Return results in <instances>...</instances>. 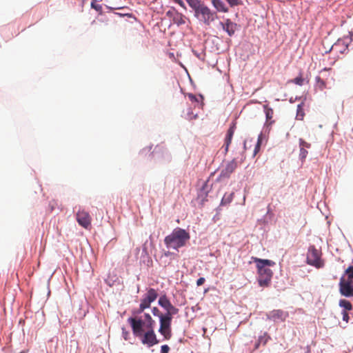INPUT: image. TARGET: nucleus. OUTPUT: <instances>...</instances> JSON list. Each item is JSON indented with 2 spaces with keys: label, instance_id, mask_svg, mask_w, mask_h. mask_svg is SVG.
Instances as JSON below:
<instances>
[{
  "label": "nucleus",
  "instance_id": "nucleus-1",
  "mask_svg": "<svg viewBox=\"0 0 353 353\" xmlns=\"http://www.w3.org/2000/svg\"><path fill=\"white\" fill-rule=\"evenodd\" d=\"M128 322L132 327L133 334L139 338L143 345L150 347L159 343L154 327L145 328L146 331L144 332L143 323L141 321V319L137 317L129 318Z\"/></svg>",
  "mask_w": 353,
  "mask_h": 353
},
{
  "label": "nucleus",
  "instance_id": "nucleus-2",
  "mask_svg": "<svg viewBox=\"0 0 353 353\" xmlns=\"http://www.w3.org/2000/svg\"><path fill=\"white\" fill-rule=\"evenodd\" d=\"M188 6L194 10V17L201 23L210 26L217 18L216 11L211 10L201 0H185Z\"/></svg>",
  "mask_w": 353,
  "mask_h": 353
},
{
  "label": "nucleus",
  "instance_id": "nucleus-3",
  "mask_svg": "<svg viewBox=\"0 0 353 353\" xmlns=\"http://www.w3.org/2000/svg\"><path fill=\"white\" fill-rule=\"evenodd\" d=\"M190 239V235L185 230L176 228L165 237L164 243L168 248L178 250L185 246Z\"/></svg>",
  "mask_w": 353,
  "mask_h": 353
},
{
  "label": "nucleus",
  "instance_id": "nucleus-4",
  "mask_svg": "<svg viewBox=\"0 0 353 353\" xmlns=\"http://www.w3.org/2000/svg\"><path fill=\"white\" fill-rule=\"evenodd\" d=\"M252 260L256 263L259 285L268 287L273 275L272 271L268 267L273 266L275 263L271 260L261 259L256 257H252Z\"/></svg>",
  "mask_w": 353,
  "mask_h": 353
},
{
  "label": "nucleus",
  "instance_id": "nucleus-5",
  "mask_svg": "<svg viewBox=\"0 0 353 353\" xmlns=\"http://www.w3.org/2000/svg\"><path fill=\"white\" fill-rule=\"evenodd\" d=\"M321 256V251L316 249L314 245H310L307 252L306 262L308 265L314 266L317 269L321 268L325 265Z\"/></svg>",
  "mask_w": 353,
  "mask_h": 353
},
{
  "label": "nucleus",
  "instance_id": "nucleus-6",
  "mask_svg": "<svg viewBox=\"0 0 353 353\" xmlns=\"http://www.w3.org/2000/svg\"><path fill=\"white\" fill-rule=\"evenodd\" d=\"M172 316H160V327L159 332L163 336L165 340H169L172 337Z\"/></svg>",
  "mask_w": 353,
  "mask_h": 353
},
{
  "label": "nucleus",
  "instance_id": "nucleus-7",
  "mask_svg": "<svg viewBox=\"0 0 353 353\" xmlns=\"http://www.w3.org/2000/svg\"><path fill=\"white\" fill-rule=\"evenodd\" d=\"M158 303L161 307L165 310L166 312L164 314V316H173L179 312V309L171 303L166 295L161 296L158 301Z\"/></svg>",
  "mask_w": 353,
  "mask_h": 353
},
{
  "label": "nucleus",
  "instance_id": "nucleus-8",
  "mask_svg": "<svg viewBox=\"0 0 353 353\" xmlns=\"http://www.w3.org/2000/svg\"><path fill=\"white\" fill-rule=\"evenodd\" d=\"M288 317V312L283 310H273L267 314V319L274 322H283Z\"/></svg>",
  "mask_w": 353,
  "mask_h": 353
},
{
  "label": "nucleus",
  "instance_id": "nucleus-9",
  "mask_svg": "<svg viewBox=\"0 0 353 353\" xmlns=\"http://www.w3.org/2000/svg\"><path fill=\"white\" fill-rule=\"evenodd\" d=\"M76 219L78 223L85 229L91 225L92 218L89 213L84 210H79L77 212Z\"/></svg>",
  "mask_w": 353,
  "mask_h": 353
},
{
  "label": "nucleus",
  "instance_id": "nucleus-10",
  "mask_svg": "<svg viewBox=\"0 0 353 353\" xmlns=\"http://www.w3.org/2000/svg\"><path fill=\"white\" fill-rule=\"evenodd\" d=\"M340 292L345 296H353V279L345 281L341 278L339 283Z\"/></svg>",
  "mask_w": 353,
  "mask_h": 353
},
{
  "label": "nucleus",
  "instance_id": "nucleus-11",
  "mask_svg": "<svg viewBox=\"0 0 353 353\" xmlns=\"http://www.w3.org/2000/svg\"><path fill=\"white\" fill-rule=\"evenodd\" d=\"M315 81L316 88H318L319 90H323L325 88H328V85L334 83V79L333 77H331L330 80L329 78H325V75H319L316 77Z\"/></svg>",
  "mask_w": 353,
  "mask_h": 353
},
{
  "label": "nucleus",
  "instance_id": "nucleus-12",
  "mask_svg": "<svg viewBox=\"0 0 353 353\" xmlns=\"http://www.w3.org/2000/svg\"><path fill=\"white\" fill-rule=\"evenodd\" d=\"M236 168L237 162L235 159H232L231 161L228 162L225 167L221 171L220 177L228 178Z\"/></svg>",
  "mask_w": 353,
  "mask_h": 353
},
{
  "label": "nucleus",
  "instance_id": "nucleus-13",
  "mask_svg": "<svg viewBox=\"0 0 353 353\" xmlns=\"http://www.w3.org/2000/svg\"><path fill=\"white\" fill-rule=\"evenodd\" d=\"M220 25L229 36L231 37L234 34L237 25L230 19H226L224 22H221Z\"/></svg>",
  "mask_w": 353,
  "mask_h": 353
},
{
  "label": "nucleus",
  "instance_id": "nucleus-14",
  "mask_svg": "<svg viewBox=\"0 0 353 353\" xmlns=\"http://www.w3.org/2000/svg\"><path fill=\"white\" fill-rule=\"evenodd\" d=\"M236 126L234 123H232L231 126L229 128V129L227 131L225 138V152H228L229 146L232 142V139L234 133Z\"/></svg>",
  "mask_w": 353,
  "mask_h": 353
},
{
  "label": "nucleus",
  "instance_id": "nucleus-15",
  "mask_svg": "<svg viewBox=\"0 0 353 353\" xmlns=\"http://www.w3.org/2000/svg\"><path fill=\"white\" fill-rule=\"evenodd\" d=\"M263 109H264V112L265 114L266 125H271L272 123H274V121L272 119L273 115H274V110L272 108H270L268 105H264Z\"/></svg>",
  "mask_w": 353,
  "mask_h": 353
},
{
  "label": "nucleus",
  "instance_id": "nucleus-16",
  "mask_svg": "<svg viewBox=\"0 0 353 353\" xmlns=\"http://www.w3.org/2000/svg\"><path fill=\"white\" fill-rule=\"evenodd\" d=\"M212 6L216 10L217 12H228L229 11L228 8L225 6L224 2L221 0H211Z\"/></svg>",
  "mask_w": 353,
  "mask_h": 353
},
{
  "label": "nucleus",
  "instance_id": "nucleus-17",
  "mask_svg": "<svg viewBox=\"0 0 353 353\" xmlns=\"http://www.w3.org/2000/svg\"><path fill=\"white\" fill-rule=\"evenodd\" d=\"M158 296V293L156 290L154 288H149L144 295V299H145L148 302H150L151 303L154 302Z\"/></svg>",
  "mask_w": 353,
  "mask_h": 353
},
{
  "label": "nucleus",
  "instance_id": "nucleus-18",
  "mask_svg": "<svg viewBox=\"0 0 353 353\" xmlns=\"http://www.w3.org/2000/svg\"><path fill=\"white\" fill-rule=\"evenodd\" d=\"M145 320L141 319V321L143 323V327L145 328H151L154 326V321L152 319L150 314L145 313L144 314Z\"/></svg>",
  "mask_w": 353,
  "mask_h": 353
},
{
  "label": "nucleus",
  "instance_id": "nucleus-19",
  "mask_svg": "<svg viewBox=\"0 0 353 353\" xmlns=\"http://www.w3.org/2000/svg\"><path fill=\"white\" fill-rule=\"evenodd\" d=\"M173 23L176 24L177 26H181L185 24V16L179 12H175V15L172 19Z\"/></svg>",
  "mask_w": 353,
  "mask_h": 353
},
{
  "label": "nucleus",
  "instance_id": "nucleus-20",
  "mask_svg": "<svg viewBox=\"0 0 353 353\" xmlns=\"http://www.w3.org/2000/svg\"><path fill=\"white\" fill-rule=\"evenodd\" d=\"M331 50L332 51L339 50L341 53H343L345 51L347 50V46L343 42H338L332 46Z\"/></svg>",
  "mask_w": 353,
  "mask_h": 353
},
{
  "label": "nucleus",
  "instance_id": "nucleus-21",
  "mask_svg": "<svg viewBox=\"0 0 353 353\" xmlns=\"http://www.w3.org/2000/svg\"><path fill=\"white\" fill-rule=\"evenodd\" d=\"M233 196H234L233 192L230 193V194L225 193L221 199V205H225L229 204L232 201Z\"/></svg>",
  "mask_w": 353,
  "mask_h": 353
},
{
  "label": "nucleus",
  "instance_id": "nucleus-22",
  "mask_svg": "<svg viewBox=\"0 0 353 353\" xmlns=\"http://www.w3.org/2000/svg\"><path fill=\"white\" fill-rule=\"evenodd\" d=\"M270 339V336L268 335L267 333H265L263 336H261L256 343L255 344V348L257 349L259 347V345L261 343H263V345H265L268 341Z\"/></svg>",
  "mask_w": 353,
  "mask_h": 353
},
{
  "label": "nucleus",
  "instance_id": "nucleus-23",
  "mask_svg": "<svg viewBox=\"0 0 353 353\" xmlns=\"http://www.w3.org/2000/svg\"><path fill=\"white\" fill-rule=\"evenodd\" d=\"M339 306L343 307L345 310H351L352 309V303L345 299H341L339 301Z\"/></svg>",
  "mask_w": 353,
  "mask_h": 353
},
{
  "label": "nucleus",
  "instance_id": "nucleus-24",
  "mask_svg": "<svg viewBox=\"0 0 353 353\" xmlns=\"http://www.w3.org/2000/svg\"><path fill=\"white\" fill-rule=\"evenodd\" d=\"M304 117V111L302 104H299L297 106L296 111V119L299 120H303Z\"/></svg>",
  "mask_w": 353,
  "mask_h": 353
},
{
  "label": "nucleus",
  "instance_id": "nucleus-25",
  "mask_svg": "<svg viewBox=\"0 0 353 353\" xmlns=\"http://www.w3.org/2000/svg\"><path fill=\"white\" fill-rule=\"evenodd\" d=\"M305 79L303 78L302 74H300V75L292 80H290V82L298 85H303L304 83Z\"/></svg>",
  "mask_w": 353,
  "mask_h": 353
},
{
  "label": "nucleus",
  "instance_id": "nucleus-26",
  "mask_svg": "<svg viewBox=\"0 0 353 353\" xmlns=\"http://www.w3.org/2000/svg\"><path fill=\"white\" fill-rule=\"evenodd\" d=\"M323 75H325V78H329V79L330 80V77H333V75L332 74L331 69L324 68L323 70H322L319 73V76Z\"/></svg>",
  "mask_w": 353,
  "mask_h": 353
},
{
  "label": "nucleus",
  "instance_id": "nucleus-27",
  "mask_svg": "<svg viewBox=\"0 0 353 353\" xmlns=\"http://www.w3.org/2000/svg\"><path fill=\"white\" fill-rule=\"evenodd\" d=\"M345 274L347 275V279L346 281L353 280V265L348 267L345 270Z\"/></svg>",
  "mask_w": 353,
  "mask_h": 353
},
{
  "label": "nucleus",
  "instance_id": "nucleus-28",
  "mask_svg": "<svg viewBox=\"0 0 353 353\" xmlns=\"http://www.w3.org/2000/svg\"><path fill=\"white\" fill-rule=\"evenodd\" d=\"M91 7L96 10L98 12H101L102 11V6L99 4H97L96 3V0H92V2H91Z\"/></svg>",
  "mask_w": 353,
  "mask_h": 353
},
{
  "label": "nucleus",
  "instance_id": "nucleus-29",
  "mask_svg": "<svg viewBox=\"0 0 353 353\" xmlns=\"http://www.w3.org/2000/svg\"><path fill=\"white\" fill-rule=\"evenodd\" d=\"M151 303L148 302V301L143 298L141 301L140 305L141 306V308L143 307L145 309L149 308L150 307Z\"/></svg>",
  "mask_w": 353,
  "mask_h": 353
},
{
  "label": "nucleus",
  "instance_id": "nucleus-30",
  "mask_svg": "<svg viewBox=\"0 0 353 353\" xmlns=\"http://www.w3.org/2000/svg\"><path fill=\"white\" fill-rule=\"evenodd\" d=\"M177 12L178 11L174 8H172L170 10H169L166 12V16L168 17L169 18L173 19L175 15V12Z\"/></svg>",
  "mask_w": 353,
  "mask_h": 353
},
{
  "label": "nucleus",
  "instance_id": "nucleus-31",
  "mask_svg": "<svg viewBox=\"0 0 353 353\" xmlns=\"http://www.w3.org/2000/svg\"><path fill=\"white\" fill-rule=\"evenodd\" d=\"M307 155V151L305 148H303V147L300 148V158L303 160L306 158Z\"/></svg>",
  "mask_w": 353,
  "mask_h": 353
},
{
  "label": "nucleus",
  "instance_id": "nucleus-32",
  "mask_svg": "<svg viewBox=\"0 0 353 353\" xmlns=\"http://www.w3.org/2000/svg\"><path fill=\"white\" fill-rule=\"evenodd\" d=\"M152 312L154 316H158L159 319L161 316H164L163 314L160 312L159 310L157 307H154Z\"/></svg>",
  "mask_w": 353,
  "mask_h": 353
},
{
  "label": "nucleus",
  "instance_id": "nucleus-33",
  "mask_svg": "<svg viewBox=\"0 0 353 353\" xmlns=\"http://www.w3.org/2000/svg\"><path fill=\"white\" fill-rule=\"evenodd\" d=\"M299 143H300V148H302V147L303 148H310V144L307 143L306 141H305L302 139H301L299 140Z\"/></svg>",
  "mask_w": 353,
  "mask_h": 353
},
{
  "label": "nucleus",
  "instance_id": "nucleus-34",
  "mask_svg": "<svg viewBox=\"0 0 353 353\" xmlns=\"http://www.w3.org/2000/svg\"><path fill=\"white\" fill-rule=\"evenodd\" d=\"M231 7L238 6L239 0H225Z\"/></svg>",
  "mask_w": 353,
  "mask_h": 353
},
{
  "label": "nucleus",
  "instance_id": "nucleus-35",
  "mask_svg": "<svg viewBox=\"0 0 353 353\" xmlns=\"http://www.w3.org/2000/svg\"><path fill=\"white\" fill-rule=\"evenodd\" d=\"M188 97L192 101H197L198 102L199 99H202V97L201 95L199 97H196L195 95H194L192 94H189Z\"/></svg>",
  "mask_w": 353,
  "mask_h": 353
},
{
  "label": "nucleus",
  "instance_id": "nucleus-36",
  "mask_svg": "<svg viewBox=\"0 0 353 353\" xmlns=\"http://www.w3.org/2000/svg\"><path fill=\"white\" fill-rule=\"evenodd\" d=\"M342 316H343V320L344 321H345L346 323H348V322H349L350 317H349V314H348V313L347 312V311L343 310V311L342 312Z\"/></svg>",
  "mask_w": 353,
  "mask_h": 353
},
{
  "label": "nucleus",
  "instance_id": "nucleus-37",
  "mask_svg": "<svg viewBox=\"0 0 353 353\" xmlns=\"http://www.w3.org/2000/svg\"><path fill=\"white\" fill-rule=\"evenodd\" d=\"M260 147H261V140L259 139L255 145V148H254V156H255L257 154V152L259 151Z\"/></svg>",
  "mask_w": 353,
  "mask_h": 353
},
{
  "label": "nucleus",
  "instance_id": "nucleus-38",
  "mask_svg": "<svg viewBox=\"0 0 353 353\" xmlns=\"http://www.w3.org/2000/svg\"><path fill=\"white\" fill-rule=\"evenodd\" d=\"M170 351V347L168 345H163L161 347V353H168Z\"/></svg>",
  "mask_w": 353,
  "mask_h": 353
},
{
  "label": "nucleus",
  "instance_id": "nucleus-39",
  "mask_svg": "<svg viewBox=\"0 0 353 353\" xmlns=\"http://www.w3.org/2000/svg\"><path fill=\"white\" fill-rule=\"evenodd\" d=\"M145 310V308H143V307H142V308H141V306L139 305V307L137 310H134V311L133 312V313H134V314H141V313H142Z\"/></svg>",
  "mask_w": 353,
  "mask_h": 353
},
{
  "label": "nucleus",
  "instance_id": "nucleus-40",
  "mask_svg": "<svg viewBox=\"0 0 353 353\" xmlns=\"http://www.w3.org/2000/svg\"><path fill=\"white\" fill-rule=\"evenodd\" d=\"M205 281V278L201 277L196 281V285L198 286L202 285L204 283Z\"/></svg>",
  "mask_w": 353,
  "mask_h": 353
},
{
  "label": "nucleus",
  "instance_id": "nucleus-41",
  "mask_svg": "<svg viewBox=\"0 0 353 353\" xmlns=\"http://www.w3.org/2000/svg\"><path fill=\"white\" fill-rule=\"evenodd\" d=\"M55 205H57V203L55 201H53V204L51 205V210H53L55 208Z\"/></svg>",
  "mask_w": 353,
  "mask_h": 353
},
{
  "label": "nucleus",
  "instance_id": "nucleus-42",
  "mask_svg": "<svg viewBox=\"0 0 353 353\" xmlns=\"http://www.w3.org/2000/svg\"><path fill=\"white\" fill-rule=\"evenodd\" d=\"M170 254H171V252H170L169 251L165 252L164 253V255H165V256H170Z\"/></svg>",
  "mask_w": 353,
  "mask_h": 353
}]
</instances>
